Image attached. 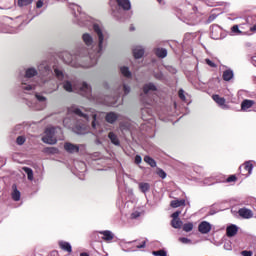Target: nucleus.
<instances>
[{
  "label": "nucleus",
  "instance_id": "obj_56",
  "mask_svg": "<svg viewBox=\"0 0 256 256\" xmlns=\"http://www.w3.org/2000/svg\"><path fill=\"white\" fill-rule=\"evenodd\" d=\"M250 31H256V24L250 28Z\"/></svg>",
  "mask_w": 256,
  "mask_h": 256
},
{
  "label": "nucleus",
  "instance_id": "obj_26",
  "mask_svg": "<svg viewBox=\"0 0 256 256\" xmlns=\"http://www.w3.org/2000/svg\"><path fill=\"white\" fill-rule=\"evenodd\" d=\"M13 192H12V199L13 201H20L21 199V192L19 190H17V185H13L12 186Z\"/></svg>",
  "mask_w": 256,
  "mask_h": 256
},
{
  "label": "nucleus",
  "instance_id": "obj_31",
  "mask_svg": "<svg viewBox=\"0 0 256 256\" xmlns=\"http://www.w3.org/2000/svg\"><path fill=\"white\" fill-rule=\"evenodd\" d=\"M233 77H234L233 70L228 69L223 72L224 81H231Z\"/></svg>",
  "mask_w": 256,
  "mask_h": 256
},
{
  "label": "nucleus",
  "instance_id": "obj_5",
  "mask_svg": "<svg viewBox=\"0 0 256 256\" xmlns=\"http://www.w3.org/2000/svg\"><path fill=\"white\" fill-rule=\"evenodd\" d=\"M142 91L143 92L140 94L142 102L146 103V105H151L154 100L151 95H155V93H157V85L153 82L146 83L143 86Z\"/></svg>",
  "mask_w": 256,
  "mask_h": 256
},
{
  "label": "nucleus",
  "instance_id": "obj_3",
  "mask_svg": "<svg viewBox=\"0 0 256 256\" xmlns=\"http://www.w3.org/2000/svg\"><path fill=\"white\" fill-rule=\"evenodd\" d=\"M52 69L58 81H62L64 90L68 93H79V95L91 99V85L87 84V82L77 83L69 80V76L65 74L63 67L59 66V64H54Z\"/></svg>",
  "mask_w": 256,
  "mask_h": 256
},
{
  "label": "nucleus",
  "instance_id": "obj_21",
  "mask_svg": "<svg viewBox=\"0 0 256 256\" xmlns=\"http://www.w3.org/2000/svg\"><path fill=\"white\" fill-rule=\"evenodd\" d=\"M100 235H102V239L103 241L109 242V241H113L115 235L113 234V232L109 231V230H104L100 232Z\"/></svg>",
  "mask_w": 256,
  "mask_h": 256
},
{
  "label": "nucleus",
  "instance_id": "obj_29",
  "mask_svg": "<svg viewBox=\"0 0 256 256\" xmlns=\"http://www.w3.org/2000/svg\"><path fill=\"white\" fill-rule=\"evenodd\" d=\"M243 29V25H234L231 28V33L234 35H245V32L241 31Z\"/></svg>",
  "mask_w": 256,
  "mask_h": 256
},
{
  "label": "nucleus",
  "instance_id": "obj_37",
  "mask_svg": "<svg viewBox=\"0 0 256 256\" xmlns=\"http://www.w3.org/2000/svg\"><path fill=\"white\" fill-rule=\"evenodd\" d=\"M31 3H33V0H18V7H27Z\"/></svg>",
  "mask_w": 256,
  "mask_h": 256
},
{
  "label": "nucleus",
  "instance_id": "obj_47",
  "mask_svg": "<svg viewBox=\"0 0 256 256\" xmlns=\"http://www.w3.org/2000/svg\"><path fill=\"white\" fill-rule=\"evenodd\" d=\"M217 19V14H211L207 20V23H213Z\"/></svg>",
  "mask_w": 256,
  "mask_h": 256
},
{
  "label": "nucleus",
  "instance_id": "obj_1",
  "mask_svg": "<svg viewBox=\"0 0 256 256\" xmlns=\"http://www.w3.org/2000/svg\"><path fill=\"white\" fill-rule=\"evenodd\" d=\"M74 23L79 25V27H87L88 29H93L96 37L98 39L95 42V38L91 33L82 34V41L85 46H81L77 49L76 53L73 55L69 52L63 54V61L66 65L70 67H75L79 69H89V67H95L99 57L103 55L105 47H107V39H109V33L103 27L101 22L95 21L90 16H87L85 12L81 9V6L73 4L72 5Z\"/></svg>",
  "mask_w": 256,
  "mask_h": 256
},
{
  "label": "nucleus",
  "instance_id": "obj_57",
  "mask_svg": "<svg viewBox=\"0 0 256 256\" xmlns=\"http://www.w3.org/2000/svg\"><path fill=\"white\" fill-rule=\"evenodd\" d=\"M80 256H89V255L87 254V252H82V253L80 254Z\"/></svg>",
  "mask_w": 256,
  "mask_h": 256
},
{
  "label": "nucleus",
  "instance_id": "obj_10",
  "mask_svg": "<svg viewBox=\"0 0 256 256\" xmlns=\"http://www.w3.org/2000/svg\"><path fill=\"white\" fill-rule=\"evenodd\" d=\"M180 215H181V211H176L171 215L172 217L171 226L174 229H181V227H183V221L179 219Z\"/></svg>",
  "mask_w": 256,
  "mask_h": 256
},
{
  "label": "nucleus",
  "instance_id": "obj_41",
  "mask_svg": "<svg viewBox=\"0 0 256 256\" xmlns=\"http://www.w3.org/2000/svg\"><path fill=\"white\" fill-rule=\"evenodd\" d=\"M152 255H154V256H167V251H165V250L153 251Z\"/></svg>",
  "mask_w": 256,
  "mask_h": 256
},
{
  "label": "nucleus",
  "instance_id": "obj_6",
  "mask_svg": "<svg viewBox=\"0 0 256 256\" xmlns=\"http://www.w3.org/2000/svg\"><path fill=\"white\" fill-rule=\"evenodd\" d=\"M118 8L112 10V15L115 19L122 20L123 13L131 9V1L129 0H114Z\"/></svg>",
  "mask_w": 256,
  "mask_h": 256
},
{
  "label": "nucleus",
  "instance_id": "obj_46",
  "mask_svg": "<svg viewBox=\"0 0 256 256\" xmlns=\"http://www.w3.org/2000/svg\"><path fill=\"white\" fill-rule=\"evenodd\" d=\"M138 217H141V212H139V211H134L131 214V219H138Z\"/></svg>",
  "mask_w": 256,
  "mask_h": 256
},
{
  "label": "nucleus",
  "instance_id": "obj_55",
  "mask_svg": "<svg viewBox=\"0 0 256 256\" xmlns=\"http://www.w3.org/2000/svg\"><path fill=\"white\" fill-rule=\"evenodd\" d=\"M207 5H208L209 7H215L216 4L207 2Z\"/></svg>",
  "mask_w": 256,
  "mask_h": 256
},
{
  "label": "nucleus",
  "instance_id": "obj_35",
  "mask_svg": "<svg viewBox=\"0 0 256 256\" xmlns=\"http://www.w3.org/2000/svg\"><path fill=\"white\" fill-rule=\"evenodd\" d=\"M44 152H46L48 155H55L57 153H59V149L55 148V147H48L44 149Z\"/></svg>",
  "mask_w": 256,
  "mask_h": 256
},
{
  "label": "nucleus",
  "instance_id": "obj_16",
  "mask_svg": "<svg viewBox=\"0 0 256 256\" xmlns=\"http://www.w3.org/2000/svg\"><path fill=\"white\" fill-rule=\"evenodd\" d=\"M212 99L215 101V103H217V105H219V107H221V109H229V106L225 104V98L215 94L212 96Z\"/></svg>",
  "mask_w": 256,
  "mask_h": 256
},
{
  "label": "nucleus",
  "instance_id": "obj_12",
  "mask_svg": "<svg viewBox=\"0 0 256 256\" xmlns=\"http://www.w3.org/2000/svg\"><path fill=\"white\" fill-rule=\"evenodd\" d=\"M119 119H121V114L117 112H108L105 115V121L110 123V125H113L115 122L119 121Z\"/></svg>",
  "mask_w": 256,
  "mask_h": 256
},
{
  "label": "nucleus",
  "instance_id": "obj_28",
  "mask_svg": "<svg viewBox=\"0 0 256 256\" xmlns=\"http://www.w3.org/2000/svg\"><path fill=\"white\" fill-rule=\"evenodd\" d=\"M171 207L177 209V207H185V199H175L171 201Z\"/></svg>",
  "mask_w": 256,
  "mask_h": 256
},
{
  "label": "nucleus",
  "instance_id": "obj_62",
  "mask_svg": "<svg viewBox=\"0 0 256 256\" xmlns=\"http://www.w3.org/2000/svg\"><path fill=\"white\" fill-rule=\"evenodd\" d=\"M29 23V21L28 22H25V25H27Z\"/></svg>",
  "mask_w": 256,
  "mask_h": 256
},
{
  "label": "nucleus",
  "instance_id": "obj_18",
  "mask_svg": "<svg viewBox=\"0 0 256 256\" xmlns=\"http://www.w3.org/2000/svg\"><path fill=\"white\" fill-rule=\"evenodd\" d=\"M237 233H239V227H237V225L231 224V225L227 226V228H226L227 237H235V235H237Z\"/></svg>",
  "mask_w": 256,
  "mask_h": 256
},
{
  "label": "nucleus",
  "instance_id": "obj_30",
  "mask_svg": "<svg viewBox=\"0 0 256 256\" xmlns=\"http://www.w3.org/2000/svg\"><path fill=\"white\" fill-rule=\"evenodd\" d=\"M120 73L127 79H131V71H129V67L127 66L120 67Z\"/></svg>",
  "mask_w": 256,
  "mask_h": 256
},
{
  "label": "nucleus",
  "instance_id": "obj_22",
  "mask_svg": "<svg viewBox=\"0 0 256 256\" xmlns=\"http://www.w3.org/2000/svg\"><path fill=\"white\" fill-rule=\"evenodd\" d=\"M254 105L255 101L246 99L241 103V111H249Z\"/></svg>",
  "mask_w": 256,
  "mask_h": 256
},
{
  "label": "nucleus",
  "instance_id": "obj_8",
  "mask_svg": "<svg viewBox=\"0 0 256 256\" xmlns=\"http://www.w3.org/2000/svg\"><path fill=\"white\" fill-rule=\"evenodd\" d=\"M56 128H46L44 136L42 137L43 143L48 145H55L57 143V137H55Z\"/></svg>",
  "mask_w": 256,
  "mask_h": 256
},
{
  "label": "nucleus",
  "instance_id": "obj_42",
  "mask_svg": "<svg viewBox=\"0 0 256 256\" xmlns=\"http://www.w3.org/2000/svg\"><path fill=\"white\" fill-rule=\"evenodd\" d=\"M179 241H180V243H183L184 245H189L191 243V239L185 238V237L179 238Z\"/></svg>",
  "mask_w": 256,
  "mask_h": 256
},
{
  "label": "nucleus",
  "instance_id": "obj_27",
  "mask_svg": "<svg viewBox=\"0 0 256 256\" xmlns=\"http://www.w3.org/2000/svg\"><path fill=\"white\" fill-rule=\"evenodd\" d=\"M155 55L159 57V59H165L167 57V49L165 48H156Z\"/></svg>",
  "mask_w": 256,
  "mask_h": 256
},
{
  "label": "nucleus",
  "instance_id": "obj_24",
  "mask_svg": "<svg viewBox=\"0 0 256 256\" xmlns=\"http://www.w3.org/2000/svg\"><path fill=\"white\" fill-rule=\"evenodd\" d=\"M138 188L141 191V193H144L145 195L146 193H149V191L151 190V184L147 182H140L138 184Z\"/></svg>",
  "mask_w": 256,
  "mask_h": 256
},
{
  "label": "nucleus",
  "instance_id": "obj_52",
  "mask_svg": "<svg viewBox=\"0 0 256 256\" xmlns=\"http://www.w3.org/2000/svg\"><path fill=\"white\" fill-rule=\"evenodd\" d=\"M41 7H43V0H38L36 3V8L41 9Z\"/></svg>",
  "mask_w": 256,
  "mask_h": 256
},
{
  "label": "nucleus",
  "instance_id": "obj_45",
  "mask_svg": "<svg viewBox=\"0 0 256 256\" xmlns=\"http://www.w3.org/2000/svg\"><path fill=\"white\" fill-rule=\"evenodd\" d=\"M234 181H237V177L235 175H231L226 179V183H234Z\"/></svg>",
  "mask_w": 256,
  "mask_h": 256
},
{
  "label": "nucleus",
  "instance_id": "obj_23",
  "mask_svg": "<svg viewBox=\"0 0 256 256\" xmlns=\"http://www.w3.org/2000/svg\"><path fill=\"white\" fill-rule=\"evenodd\" d=\"M108 138L110 139L112 145H115L116 147L121 145V141H119V137L117 134H115V132H109Z\"/></svg>",
  "mask_w": 256,
  "mask_h": 256
},
{
  "label": "nucleus",
  "instance_id": "obj_48",
  "mask_svg": "<svg viewBox=\"0 0 256 256\" xmlns=\"http://www.w3.org/2000/svg\"><path fill=\"white\" fill-rule=\"evenodd\" d=\"M158 175L161 177V179H165L167 177V173H165L163 169L158 170Z\"/></svg>",
  "mask_w": 256,
  "mask_h": 256
},
{
  "label": "nucleus",
  "instance_id": "obj_9",
  "mask_svg": "<svg viewBox=\"0 0 256 256\" xmlns=\"http://www.w3.org/2000/svg\"><path fill=\"white\" fill-rule=\"evenodd\" d=\"M35 99L40 105L37 106V105H33V103H27L28 107H32V109H37L38 111H41L45 109V107H47V97H45L43 94L36 93Z\"/></svg>",
  "mask_w": 256,
  "mask_h": 256
},
{
  "label": "nucleus",
  "instance_id": "obj_7",
  "mask_svg": "<svg viewBox=\"0 0 256 256\" xmlns=\"http://www.w3.org/2000/svg\"><path fill=\"white\" fill-rule=\"evenodd\" d=\"M104 124L103 119H101V114H94L91 122L92 133L97 137H101V134L105 131L103 128Z\"/></svg>",
  "mask_w": 256,
  "mask_h": 256
},
{
  "label": "nucleus",
  "instance_id": "obj_51",
  "mask_svg": "<svg viewBox=\"0 0 256 256\" xmlns=\"http://www.w3.org/2000/svg\"><path fill=\"white\" fill-rule=\"evenodd\" d=\"M242 256H253V252L244 250L241 252Z\"/></svg>",
  "mask_w": 256,
  "mask_h": 256
},
{
  "label": "nucleus",
  "instance_id": "obj_33",
  "mask_svg": "<svg viewBox=\"0 0 256 256\" xmlns=\"http://www.w3.org/2000/svg\"><path fill=\"white\" fill-rule=\"evenodd\" d=\"M144 161L147 165H150V167H157V162L150 156H145Z\"/></svg>",
  "mask_w": 256,
  "mask_h": 256
},
{
  "label": "nucleus",
  "instance_id": "obj_38",
  "mask_svg": "<svg viewBox=\"0 0 256 256\" xmlns=\"http://www.w3.org/2000/svg\"><path fill=\"white\" fill-rule=\"evenodd\" d=\"M183 231H185L186 233L193 231V223L189 222V223L184 224Z\"/></svg>",
  "mask_w": 256,
  "mask_h": 256
},
{
  "label": "nucleus",
  "instance_id": "obj_49",
  "mask_svg": "<svg viewBox=\"0 0 256 256\" xmlns=\"http://www.w3.org/2000/svg\"><path fill=\"white\" fill-rule=\"evenodd\" d=\"M134 161L136 165H140V163L143 161V158H141V155H136Z\"/></svg>",
  "mask_w": 256,
  "mask_h": 256
},
{
  "label": "nucleus",
  "instance_id": "obj_40",
  "mask_svg": "<svg viewBox=\"0 0 256 256\" xmlns=\"http://www.w3.org/2000/svg\"><path fill=\"white\" fill-rule=\"evenodd\" d=\"M215 183H217V181H215L213 177L204 180V185H215Z\"/></svg>",
  "mask_w": 256,
  "mask_h": 256
},
{
  "label": "nucleus",
  "instance_id": "obj_25",
  "mask_svg": "<svg viewBox=\"0 0 256 256\" xmlns=\"http://www.w3.org/2000/svg\"><path fill=\"white\" fill-rule=\"evenodd\" d=\"M59 247L62 249V251H67V253H71L73 251V248L69 242L60 241Z\"/></svg>",
  "mask_w": 256,
  "mask_h": 256
},
{
  "label": "nucleus",
  "instance_id": "obj_19",
  "mask_svg": "<svg viewBox=\"0 0 256 256\" xmlns=\"http://www.w3.org/2000/svg\"><path fill=\"white\" fill-rule=\"evenodd\" d=\"M133 55L135 59H141L145 55V48L143 46H135L133 48Z\"/></svg>",
  "mask_w": 256,
  "mask_h": 256
},
{
  "label": "nucleus",
  "instance_id": "obj_50",
  "mask_svg": "<svg viewBox=\"0 0 256 256\" xmlns=\"http://www.w3.org/2000/svg\"><path fill=\"white\" fill-rule=\"evenodd\" d=\"M224 249H225L226 251H231V249H233V247L231 246V242H226V243L224 244Z\"/></svg>",
  "mask_w": 256,
  "mask_h": 256
},
{
  "label": "nucleus",
  "instance_id": "obj_43",
  "mask_svg": "<svg viewBox=\"0 0 256 256\" xmlns=\"http://www.w3.org/2000/svg\"><path fill=\"white\" fill-rule=\"evenodd\" d=\"M17 145H23L25 143V137L24 136H18L16 139Z\"/></svg>",
  "mask_w": 256,
  "mask_h": 256
},
{
  "label": "nucleus",
  "instance_id": "obj_60",
  "mask_svg": "<svg viewBox=\"0 0 256 256\" xmlns=\"http://www.w3.org/2000/svg\"><path fill=\"white\" fill-rule=\"evenodd\" d=\"M173 73H177V70H173Z\"/></svg>",
  "mask_w": 256,
  "mask_h": 256
},
{
  "label": "nucleus",
  "instance_id": "obj_20",
  "mask_svg": "<svg viewBox=\"0 0 256 256\" xmlns=\"http://www.w3.org/2000/svg\"><path fill=\"white\" fill-rule=\"evenodd\" d=\"M244 169V171H246V177H249V175H251V173H253V163H251V161H247L243 164V166L240 167V170Z\"/></svg>",
  "mask_w": 256,
  "mask_h": 256
},
{
  "label": "nucleus",
  "instance_id": "obj_54",
  "mask_svg": "<svg viewBox=\"0 0 256 256\" xmlns=\"http://www.w3.org/2000/svg\"><path fill=\"white\" fill-rule=\"evenodd\" d=\"M5 33H17V30H9V31H5Z\"/></svg>",
  "mask_w": 256,
  "mask_h": 256
},
{
  "label": "nucleus",
  "instance_id": "obj_61",
  "mask_svg": "<svg viewBox=\"0 0 256 256\" xmlns=\"http://www.w3.org/2000/svg\"><path fill=\"white\" fill-rule=\"evenodd\" d=\"M162 0H158V3H161Z\"/></svg>",
  "mask_w": 256,
  "mask_h": 256
},
{
  "label": "nucleus",
  "instance_id": "obj_4",
  "mask_svg": "<svg viewBox=\"0 0 256 256\" xmlns=\"http://www.w3.org/2000/svg\"><path fill=\"white\" fill-rule=\"evenodd\" d=\"M65 127H72L77 135H85L89 123V115L83 113L77 106L68 108V117L63 120Z\"/></svg>",
  "mask_w": 256,
  "mask_h": 256
},
{
  "label": "nucleus",
  "instance_id": "obj_11",
  "mask_svg": "<svg viewBox=\"0 0 256 256\" xmlns=\"http://www.w3.org/2000/svg\"><path fill=\"white\" fill-rule=\"evenodd\" d=\"M188 9L190 12L187 10H183V12L181 13L182 17H184V19H188V21L195 20V12L197 11V8L193 7V5H189Z\"/></svg>",
  "mask_w": 256,
  "mask_h": 256
},
{
  "label": "nucleus",
  "instance_id": "obj_34",
  "mask_svg": "<svg viewBox=\"0 0 256 256\" xmlns=\"http://www.w3.org/2000/svg\"><path fill=\"white\" fill-rule=\"evenodd\" d=\"M22 169L26 173L28 180L33 181V169L29 167H23Z\"/></svg>",
  "mask_w": 256,
  "mask_h": 256
},
{
  "label": "nucleus",
  "instance_id": "obj_39",
  "mask_svg": "<svg viewBox=\"0 0 256 256\" xmlns=\"http://www.w3.org/2000/svg\"><path fill=\"white\" fill-rule=\"evenodd\" d=\"M134 243H135V247H137V249H145L147 240L143 239L140 242H134Z\"/></svg>",
  "mask_w": 256,
  "mask_h": 256
},
{
  "label": "nucleus",
  "instance_id": "obj_2",
  "mask_svg": "<svg viewBox=\"0 0 256 256\" xmlns=\"http://www.w3.org/2000/svg\"><path fill=\"white\" fill-rule=\"evenodd\" d=\"M53 78V69L47 62H42L38 65V70L35 67L25 69V74L20 78V90L23 93L31 94L39 87H43Z\"/></svg>",
  "mask_w": 256,
  "mask_h": 256
},
{
  "label": "nucleus",
  "instance_id": "obj_14",
  "mask_svg": "<svg viewBox=\"0 0 256 256\" xmlns=\"http://www.w3.org/2000/svg\"><path fill=\"white\" fill-rule=\"evenodd\" d=\"M81 147H83V145H77L71 142H66L64 144V149L67 153H79V149H81Z\"/></svg>",
  "mask_w": 256,
  "mask_h": 256
},
{
  "label": "nucleus",
  "instance_id": "obj_17",
  "mask_svg": "<svg viewBox=\"0 0 256 256\" xmlns=\"http://www.w3.org/2000/svg\"><path fill=\"white\" fill-rule=\"evenodd\" d=\"M238 214L242 219H251L253 217V211L248 208H241L238 210Z\"/></svg>",
  "mask_w": 256,
  "mask_h": 256
},
{
  "label": "nucleus",
  "instance_id": "obj_53",
  "mask_svg": "<svg viewBox=\"0 0 256 256\" xmlns=\"http://www.w3.org/2000/svg\"><path fill=\"white\" fill-rule=\"evenodd\" d=\"M5 165V161H3V158H0V167H3Z\"/></svg>",
  "mask_w": 256,
  "mask_h": 256
},
{
  "label": "nucleus",
  "instance_id": "obj_13",
  "mask_svg": "<svg viewBox=\"0 0 256 256\" xmlns=\"http://www.w3.org/2000/svg\"><path fill=\"white\" fill-rule=\"evenodd\" d=\"M210 29H211V33H210L211 39H214V40L221 39V34L223 33V30L221 29V27H219V25H212Z\"/></svg>",
  "mask_w": 256,
  "mask_h": 256
},
{
  "label": "nucleus",
  "instance_id": "obj_44",
  "mask_svg": "<svg viewBox=\"0 0 256 256\" xmlns=\"http://www.w3.org/2000/svg\"><path fill=\"white\" fill-rule=\"evenodd\" d=\"M205 63L208 64L209 67H217V64H215V62L211 61L209 58L205 59Z\"/></svg>",
  "mask_w": 256,
  "mask_h": 256
},
{
  "label": "nucleus",
  "instance_id": "obj_32",
  "mask_svg": "<svg viewBox=\"0 0 256 256\" xmlns=\"http://www.w3.org/2000/svg\"><path fill=\"white\" fill-rule=\"evenodd\" d=\"M118 91H123L124 95H129V93H131V87L123 83L121 86H119Z\"/></svg>",
  "mask_w": 256,
  "mask_h": 256
},
{
  "label": "nucleus",
  "instance_id": "obj_59",
  "mask_svg": "<svg viewBox=\"0 0 256 256\" xmlns=\"http://www.w3.org/2000/svg\"><path fill=\"white\" fill-rule=\"evenodd\" d=\"M156 78H157V79H160V78H161V76H156Z\"/></svg>",
  "mask_w": 256,
  "mask_h": 256
},
{
  "label": "nucleus",
  "instance_id": "obj_15",
  "mask_svg": "<svg viewBox=\"0 0 256 256\" xmlns=\"http://www.w3.org/2000/svg\"><path fill=\"white\" fill-rule=\"evenodd\" d=\"M198 231L203 235H207L211 231V224L207 221H203L198 226Z\"/></svg>",
  "mask_w": 256,
  "mask_h": 256
},
{
  "label": "nucleus",
  "instance_id": "obj_58",
  "mask_svg": "<svg viewBox=\"0 0 256 256\" xmlns=\"http://www.w3.org/2000/svg\"><path fill=\"white\" fill-rule=\"evenodd\" d=\"M81 165H82V167H85V163L82 162Z\"/></svg>",
  "mask_w": 256,
  "mask_h": 256
},
{
  "label": "nucleus",
  "instance_id": "obj_36",
  "mask_svg": "<svg viewBox=\"0 0 256 256\" xmlns=\"http://www.w3.org/2000/svg\"><path fill=\"white\" fill-rule=\"evenodd\" d=\"M179 98L181 99V101H184V103H190L189 99H187V97L185 96V90L184 89H180L178 92Z\"/></svg>",
  "mask_w": 256,
  "mask_h": 256
}]
</instances>
